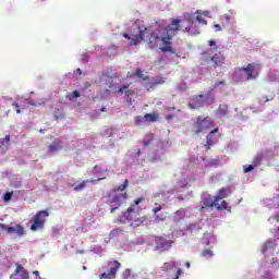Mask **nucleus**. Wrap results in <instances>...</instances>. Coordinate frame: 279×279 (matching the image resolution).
Returning a JSON list of instances; mask_svg holds the SVG:
<instances>
[{
	"label": "nucleus",
	"mask_w": 279,
	"mask_h": 279,
	"mask_svg": "<svg viewBox=\"0 0 279 279\" xmlns=\"http://www.w3.org/2000/svg\"><path fill=\"white\" fill-rule=\"evenodd\" d=\"M11 279H29V272L23 268L21 264L16 265L14 274L10 276Z\"/></svg>",
	"instance_id": "9b49d317"
},
{
	"label": "nucleus",
	"mask_w": 279,
	"mask_h": 279,
	"mask_svg": "<svg viewBox=\"0 0 279 279\" xmlns=\"http://www.w3.org/2000/svg\"><path fill=\"white\" fill-rule=\"evenodd\" d=\"M86 184H88V181H83L81 184L74 187V191H76V193H80V191H84V189H86Z\"/></svg>",
	"instance_id": "cd10ccee"
},
{
	"label": "nucleus",
	"mask_w": 279,
	"mask_h": 279,
	"mask_svg": "<svg viewBox=\"0 0 279 279\" xmlns=\"http://www.w3.org/2000/svg\"><path fill=\"white\" fill-rule=\"evenodd\" d=\"M213 128V119L210 117H198L196 122L194 123V132L195 134H202L205 130H210Z\"/></svg>",
	"instance_id": "423d86ee"
},
{
	"label": "nucleus",
	"mask_w": 279,
	"mask_h": 279,
	"mask_svg": "<svg viewBox=\"0 0 279 279\" xmlns=\"http://www.w3.org/2000/svg\"><path fill=\"white\" fill-rule=\"evenodd\" d=\"M271 219H275V221H279V214L272 216Z\"/></svg>",
	"instance_id": "864d4df0"
},
{
	"label": "nucleus",
	"mask_w": 279,
	"mask_h": 279,
	"mask_svg": "<svg viewBox=\"0 0 279 279\" xmlns=\"http://www.w3.org/2000/svg\"><path fill=\"white\" fill-rule=\"evenodd\" d=\"M194 229H195V225H191L190 230H194Z\"/></svg>",
	"instance_id": "680f3d73"
},
{
	"label": "nucleus",
	"mask_w": 279,
	"mask_h": 279,
	"mask_svg": "<svg viewBox=\"0 0 279 279\" xmlns=\"http://www.w3.org/2000/svg\"><path fill=\"white\" fill-rule=\"evenodd\" d=\"M177 263L175 262H172L171 264L169 263H165L162 266H161V271H169L171 270L173 267H175Z\"/></svg>",
	"instance_id": "b1692460"
},
{
	"label": "nucleus",
	"mask_w": 279,
	"mask_h": 279,
	"mask_svg": "<svg viewBox=\"0 0 279 279\" xmlns=\"http://www.w3.org/2000/svg\"><path fill=\"white\" fill-rule=\"evenodd\" d=\"M147 35V27L145 26H138V33L137 35H134L133 37L130 36L128 33H123V38H126V40H131L129 45L131 47H134L136 45H141L143 40H145V36Z\"/></svg>",
	"instance_id": "7ed1b4c3"
},
{
	"label": "nucleus",
	"mask_w": 279,
	"mask_h": 279,
	"mask_svg": "<svg viewBox=\"0 0 279 279\" xmlns=\"http://www.w3.org/2000/svg\"><path fill=\"white\" fill-rule=\"evenodd\" d=\"M221 85L225 86V85H226V82H223V81L216 82L214 86H215V88H217V87H219V86H221Z\"/></svg>",
	"instance_id": "49530a36"
},
{
	"label": "nucleus",
	"mask_w": 279,
	"mask_h": 279,
	"mask_svg": "<svg viewBox=\"0 0 279 279\" xmlns=\"http://www.w3.org/2000/svg\"><path fill=\"white\" fill-rule=\"evenodd\" d=\"M196 23H201V25H208V22L206 19L202 17V15H196L194 16Z\"/></svg>",
	"instance_id": "7c9ffc66"
},
{
	"label": "nucleus",
	"mask_w": 279,
	"mask_h": 279,
	"mask_svg": "<svg viewBox=\"0 0 279 279\" xmlns=\"http://www.w3.org/2000/svg\"><path fill=\"white\" fill-rule=\"evenodd\" d=\"M12 195H14V192H7L3 195V202H11L12 201Z\"/></svg>",
	"instance_id": "473e14b6"
},
{
	"label": "nucleus",
	"mask_w": 279,
	"mask_h": 279,
	"mask_svg": "<svg viewBox=\"0 0 279 279\" xmlns=\"http://www.w3.org/2000/svg\"><path fill=\"white\" fill-rule=\"evenodd\" d=\"M130 184V181L125 179L121 185H119L116 191H125Z\"/></svg>",
	"instance_id": "c85d7f7f"
},
{
	"label": "nucleus",
	"mask_w": 279,
	"mask_h": 279,
	"mask_svg": "<svg viewBox=\"0 0 279 279\" xmlns=\"http://www.w3.org/2000/svg\"><path fill=\"white\" fill-rule=\"evenodd\" d=\"M0 229L5 230L8 234H17L19 236H23V234H25V229L21 225H17L16 227H10L8 225L0 223Z\"/></svg>",
	"instance_id": "9d476101"
},
{
	"label": "nucleus",
	"mask_w": 279,
	"mask_h": 279,
	"mask_svg": "<svg viewBox=\"0 0 279 279\" xmlns=\"http://www.w3.org/2000/svg\"><path fill=\"white\" fill-rule=\"evenodd\" d=\"M64 149L62 146V141L61 140H54L49 146H48V151L51 154H56V151H60Z\"/></svg>",
	"instance_id": "2eb2a0df"
},
{
	"label": "nucleus",
	"mask_w": 279,
	"mask_h": 279,
	"mask_svg": "<svg viewBox=\"0 0 279 279\" xmlns=\"http://www.w3.org/2000/svg\"><path fill=\"white\" fill-rule=\"evenodd\" d=\"M159 117L158 112L146 113L144 116V121H146V123H155V121H158Z\"/></svg>",
	"instance_id": "aec40b11"
},
{
	"label": "nucleus",
	"mask_w": 279,
	"mask_h": 279,
	"mask_svg": "<svg viewBox=\"0 0 279 279\" xmlns=\"http://www.w3.org/2000/svg\"><path fill=\"white\" fill-rule=\"evenodd\" d=\"M155 219L157 221H165V219H167V214L156 215Z\"/></svg>",
	"instance_id": "c9c22d12"
},
{
	"label": "nucleus",
	"mask_w": 279,
	"mask_h": 279,
	"mask_svg": "<svg viewBox=\"0 0 279 279\" xmlns=\"http://www.w3.org/2000/svg\"><path fill=\"white\" fill-rule=\"evenodd\" d=\"M276 244H274V242L271 241H267L264 243V245L262 246V254H267V252H271L274 251Z\"/></svg>",
	"instance_id": "412c9836"
},
{
	"label": "nucleus",
	"mask_w": 279,
	"mask_h": 279,
	"mask_svg": "<svg viewBox=\"0 0 279 279\" xmlns=\"http://www.w3.org/2000/svg\"><path fill=\"white\" fill-rule=\"evenodd\" d=\"M153 142H154V134L153 133H148L144 137L143 146L144 147H149V144L153 143Z\"/></svg>",
	"instance_id": "4be33fe9"
},
{
	"label": "nucleus",
	"mask_w": 279,
	"mask_h": 279,
	"mask_svg": "<svg viewBox=\"0 0 279 279\" xmlns=\"http://www.w3.org/2000/svg\"><path fill=\"white\" fill-rule=\"evenodd\" d=\"M213 206H218V203L215 202V198L213 199V196L210 195L203 196L201 202V208H213Z\"/></svg>",
	"instance_id": "ddd939ff"
},
{
	"label": "nucleus",
	"mask_w": 279,
	"mask_h": 279,
	"mask_svg": "<svg viewBox=\"0 0 279 279\" xmlns=\"http://www.w3.org/2000/svg\"><path fill=\"white\" fill-rule=\"evenodd\" d=\"M183 32L189 34V36H197L199 34V26L195 21V15L193 13H185L184 20H179Z\"/></svg>",
	"instance_id": "f03ea898"
},
{
	"label": "nucleus",
	"mask_w": 279,
	"mask_h": 279,
	"mask_svg": "<svg viewBox=\"0 0 279 279\" xmlns=\"http://www.w3.org/2000/svg\"><path fill=\"white\" fill-rule=\"evenodd\" d=\"M124 95H126V97H132V95H134V90L130 89V87H128L124 92Z\"/></svg>",
	"instance_id": "a19ab883"
},
{
	"label": "nucleus",
	"mask_w": 279,
	"mask_h": 279,
	"mask_svg": "<svg viewBox=\"0 0 279 279\" xmlns=\"http://www.w3.org/2000/svg\"><path fill=\"white\" fill-rule=\"evenodd\" d=\"M256 169V166L255 165H245L243 166V171L244 173H251V171H254Z\"/></svg>",
	"instance_id": "c756f323"
},
{
	"label": "nucleus",
	"mask_w": 279,
	"mask_h": 279,
	"mask_svg": "<svg viewBox=\"0 0 279 279\" xmlns=\"http://www.w3.org/2000/svg\"><path fill=\"white\" fill-rule=\"evenodd\" d=\"M217 210H228V202L222 201L221 205H217Z\"/></svg>",
	"instance_id": "72a5a7b5"
},
{
	"label": "nucleus",
	"mask_w": 279,
	"mask_h": 279,
	"mask_svg": "<svg viewBox=\"0 0 279 279\" xmlns=\"http://www.w3.org/2000/svg\"><path fill=\"white\" fill-rule=\"evenodd\" d=\"M123 278L124 279H134V272H132V269L130 268H126L124 271H123Z\"/></svg>",
	"instance_id": "a878e982"
},
{
	"label": "nucleus",
	"mask_w": 279,
	"mask_h": 279,
	"mask_svg": "<svg viewBox=\"0 0 279 279\" xmlns=\"http://www.w3.org/2000/svg\"><path fill=\"white\" fill-rule=\"evenodd\" d=\"M208 45H209V47H217V41L211 39L208 41Z\"/></svg>",
	"instance_id": "de8ad7c7"
},
{
	"label": "nucleus",
	"mask_w": 279,
	"mask_h": 279,
	"mask_svg": "<svg viewBox=\"0 0 279 279\" xmlns=\"http://www.w3.org/2000/svg\"><path fill=\"white\" fill-rule=\"evenodd\" d=\"M214 28L216 32H221V25H219V24H215Z\"/></svg>",
	"instance_id": "8fccbe9b"
},
{
	"label": "nucleus",
	"mask_w": 279,
	"mask_h": 279,
	"mask_svg": "<svg viewBox=\"0 0 279 279\" xmlns=\"http://www.w3.org/2000/svg\"><path fill=\"white\" fill-rule=\"evenodd\" d=\"M147 221V216L144 217H135V219L131 220L132 228H138V226H143Z\"/></svg>",
	"instance_id": "a211bd4d"
},
{
	"label": "nucleus",
	"mask_w": 279,
	"mask_h": 279,
	"mask_svg": "<svg viewBox=\"0 0 279 279\" xmlns=\"http://www.w3.org/2000/svg\"><path fill=\"white\" fill-rule=\"evenodd\" d=\"M217 132H219V128L214 129L209 134L213 136V134H217Z\"/></svg>",
	"instance_id": "603ef678"
},
{
	"label": "nucleus",
	"mask_w": 279,
	"mask_h": 279,
	"mask_svg": "<svg viewBox=\"0 0 279 279\" xmlns=\"http://www.w3.org/2000/svg\"><path fill=\"white\" fill-rule=\"evenodd\" d=\"M49 216V211L47 210H40L38 211L34 217V222L31 226V230L33 232H36V230H41V228H45V219Z\"/></svg>",
	"instance_id": "0eeeda50"
},
{
	"label": "nucleus",
	"mask_w": 279,
	"mask_h": 279,
	"mask_svg": "<svg viewBox=\"0 0 279 279\" xmlns=\"http://www.w3.org/2000/svg\"><path fill=\"white\" fill-rule=\"evenodd\" d=\"M135 75H137V77H143V71H141V69L136 70Z\"/></svg>",
	"instance_id": "09e8293b"
},
{
	"label": "nucleus",
	"mask_w": 279,
	"mask_h": 279,
	"mask_svg": "<svg viewBox=\"0 0 279 279\" xmlns=\"http://www.w3.org/2000/svg\"><path fill=\"white\" fill-rule=\"evenodd\" d=\"M141 203H143V198H136V199L134 201V205H135V206H138V204H141Z\"/></svg>",
	"instance_id": "3c124183"
},
{
	"label": "nucleus",
	"mask_w": 279,
	"mask_h": 279,
	"mask_svg": "<svg viewBox=\"0 0 279 279\" xmlns=\"http://www.w3.org/2000/svg\"><path fill=\"white\" fill-rule=\"evenodd\" d=\"M178 199H184V197H182V196H179V197H178Z\"/></svg>",
	"instance_id": "69168bd1"
},
{
	"label": "nucleus",
	"mask_w": 279,
	"mask_h": 279,
	"mask_svg": "<svg viewBox=\"0 0 279 279\" xmlns=\"http://www.w3.org/2000/svg\"><path fill=\"white\" fill-rule=\"evenodd\" d=\"M10 143V135H5V137L2 140V145H8Z\"/></svg>",
	"instance_id": "37998d69"
},
{
	"label": "nucleus",
	"mask_w": 279,
	"mask_h": 279,
	"mask_svg": "<svg viewBox=\"0 0 279 279\" xmlns=\"http://www.w3.org/2000/svg\"><path fill=\"white\" fill-rule=\"evenodd\" d=\"M143 121H145V118L137 117V118L135 119V125H142Z\"/></svg>",
	"instance_id": "ea45409f"
},
{
	"label": "nucleus",
	"mask_w": 279,
	"mask_h": 279,
	"mask_svg": "<svg viewBox=\"0 0 279 279\" xmlns=\"http://www.w3.org/2000/svg\"><path fill=\"white\" fill-rule=\"evenodd\" d=\"M160 210H162V206H158V207H155L154 209H153V213H154V215H158V213H160Z\"/></svg>",
	"instance_id": "c03bdc74"
},
{
	"label": "nucleus",
	"mask_w": 279,
	"mask_h": 279,
	"mask_svg": "<svg viewBox=\"0 0 279 279\" xmlns=\"http://www.w3.org/2000/svg\"><path fill=\"white\" fill-rule=\"evenodd\" d=\"M76 73H77V75H82V69L78 68V69L76 70Z\"/></svg>",
	"instance_id": "4d7b16f0"
},
{
	"label": "nucleus",
	"mask_w": 279,
	"mask_h": 279,
	"mask_svg": "<svg viewBox=\"0 0 279 279\" xmlns=\"http://www.w3.org/2000/svg\"><path fill=\"white\" fill-rule=\"evenodd\" d=\"M173 242L171 240H167V238H156L155 239V247L157 252H167V250L171 248V244Z\"/></svg>",
	"instance_id": "1a4fd4ad"
},
{
	"label": "nucleus",
	"mask_w": 279,
	"mask_h": 279,
	"mask_svg": "<svg viewBox=\"0 0 279 279\" xmlns=\"http://www.w3.org/2000/svg\"><path fill=\"white\" fill-rule=\"evenodd\" d=\"M121 232H123V230H121V229H114V230H112L111 231V236H114V235H117V234H121Z\"/></svg>",
	"instance_id": "79ce46f5"
},
{
	"label": "nucleus",
	"mask_w": 279,
	"mask_h": 279,
	"mask_svg": "<svg viewBox=\"0 0 279 279\" xmlns=\"http://www.w3.org/2000/svg\"><path fill=\"white\" fill-rule=\"evenodd\" d=\"M101 181V179H98V182Z\"/></svg>",
	"instance_id": "774afa93"
},
{
	"label": "nucleus",
	"mask_w": 279,
	"mask_h": 279,
	"mask_svg": "<svg viewBox=\"0 0 279 279\" xmlns=\"http://www.w3.org/2000/svg\"><path fill=\"white\" fill-rule=\"evenodd\" d=\"M154 84H156V85H158V84H165V78H162V77L157 78Z\"/></svg>",
	"instance_id": "a18cd8bd"
},
{
	"label": "nucleus",
	"mask_w": 279,
	"mask_h": 279,
	"mask_svg": "<svg viewBox=\"0 0 279 279\" xmlns=\"http://www.w3.org/2000/svg\"><path fill=\"white\" fill-rule=\"evenodd\" d=\"M126 88H130V85H124V86L120 87V88L118 89V94H119V95H123V93L125 94V89H126Z\"/></svg>",
	"instance_id": "58836bf2"
},
{
	"label": "nucleus",
	"mask_w": 279,
	"mask_h": 279,
	"mask_svg": "<svg viewBox=\"0 0 279 279\" xmlns=\"http://www.w3.org/2000/svg\"><path fill=\"white\" fill-rule=\"evenodd\" d=\"M77 254H84V251H77Z\"/></svg>",
	"instance_id": "0e129e2a"
},
{
	"label": "nucleus",
	"mask_w": 279,
	"mask_h": 279,
	"mask_svg": "<svg viewBox=\"0 0 279 279\" xmlns=\"http://www.w3.org/2000/svg\"><path fill=\"white\" fill-rule=\"evenodd\" d=\"M123 219H126V221H132L136 217H138V213L136 211L135 208L129 207L123 214H122Z\"/></svg>",
	"instance_id": "4468645a"
},
{
	"label": "nucleus",
	"mask_w": 279,
	"mask_h": 279,
	"mask_svg": "<svg viewBox=\"0 0 279 279\" xmlns=\"http://www.w3.org/2000/svg\"><path fill=\"white\" fill-rule=\"evenodd\" d=\"M218 166H219V160L217 159L210 160L208 162V167H218Z\"/></svg>",
	"instance_id": "4c0bfd02"
},
{
	"label": "nucleus",
	"mask_w": 279,
	"mask_h": 279,
	"mask_svg": "<svg viewBox=\"0 0 279 279\" xmlns=\"http://www.w3.org/2000/svg\"><path fill=\"white\" fill-rule=\"evenodd\" d=\"M177 32H180V20H172L171 24L166 28L150 31L146 43L150 49H156L162 43L163 47H160V51L163 53H175L171 40H173Z\"/></svg>",
	"instance_id": "f257e3e1"
},
{
	"label": "nucleus",
	"mask_w": 279,
	"mask_h": 279,
	"mask_svg": "<svg viewBox=\"0 0 279 279\" xmlns=\"http://www.w3.org/2000/svg\"><path fill=\"white\" fill-rule=\"evenodd\" d=\"M211 62L214 64V69H221L223 64H226V54L221 51L211 56Z\"/></svg>",
	"instance_id": "f8f14e48"
},
{
	"label": "nucleus",
	"mask_w": 279,
	"mask_h": 279,
	"mask_svg": "<svg viewBox=\"0 0 279 279\" xmlns=\"http://www.w3.org/2000/svg\"><path fill=\"white\" fill-rule=\"evenodd\" d=\"M206 106V96L204 94L192 96L189 100V108L197 110V108H204Z\"/></svg>",
	"instance_id": "6e6552de"
},
{
	"label": "nucleus",
	"mask_w": 279,
	"mask_h": 279,
	"mask_svg": "<svg viewBox=\"0 0 279 279\" xmlns=\"http://www.w3.org/2000/svg\"><path fill=\"white\" fill-rule=\"evenodd\" d=\"M120 197H124V199H128V193L121 194Z\"/></svg>",
	"instance_id": "6e6d98bb"
},
{
	"label": "nucleus",
	"mask_w": 279,
	"mask_h": 279,
	"mask_svg": "<svg viewBox=\"0 0 279 279\" xmlns=\"http://www.w3.org/2000/svg\"><path fill=\"white\" fill-rule=\"evenodd\" d=\"M185 267L189 269V268H191V263L190 262H186L185 263Z\"/></svg>",
	"instance_id": "13d9d810"
},
{
	"label": "nucleus",
	"mask_w": 279,
	"mask_h": 279,
	"mask_svg": "<svg viewBox=\"0 0 279 279\" xmlns=\"http://www.w3.org/2000/svg\"><path fill=\"white\" fill-rule=\"evenodd\" d=\"M260 162H263V155H257L254 159V166L258 167V165H260Z\"/></svg>",
	"instance_id": "f704fd0d"
},
{
	"label": "nucleus",
	"mask_w": 279,
	"mask_h": 279,
	"mask_svg": "<svg viewBox=\"0 0 279 279\" xmlns=\"http://www.w3.org/2000/svg\"><path fill=\"white\" fill-rule=\"evenodd\" d=\"M217 112L219 117H226L228 114V105H220Z\"/></svg>",
	"instance_id": "5701e85b"
},
{
	"label": "nucleus",
	"mask_w": 279,
	"mask_h": 279,
	"mask_svg": "<svg viewBox=\"0 0 279 279\" xmlns=\"http://www.w3.org/2000/svg\"><path fill=\"white\" fill-rule=\"evenodd\" d=\"M109 269L107 272H102L99 275L100 279H117V274H119V269H121V264L119 260H110L107 263Z\"/></svg>",
	"instance_id": "39448f33"
},
{
	"label": "nucleus",
	"mask_w": 279,
	"mask_h": 279,
	"mask_svg": "<svg viewBox=\"0 0 279 279\" xmlns=\"http://www.w3.org/2000/svg\"><path fill=\"white\" fill-rule=\"evenodd\" d=\"M171 119H173V116H171V114L166 116L167 121H171Z\"/></svg>",
	"instance_id": "5fc2aeb1"
},
{
	"label": "nucleus",
	"mask_w": 279,
	"mask_h": 279,
	"mask_svg": "<svg viewBox=\"0 0 279 279\" xmlns=\"http://www.w3.org/2000/svg\"><path fill=\"white\" fill-rule=\"evenodd\" d=\"M14 110L16 111L17 114H21V106L19 105V102H13L12 104Z\"/></svg>",
	"instance_id": "e433bc0d"
},
{
	"label": "nucleus",
	"mask_w": 279,
	"mask_h": 279,
	"mask_svg": "<svg viewBox=\"0 0 279 279\" xmlns=\"http://www.w3.org/2000/svg\"><path fill=\"white\" fill-rule=\"evenodd\" d=\"M22 110H25V106H22Z\"/></svg>",
	"instance_id": "338daca9"
},
{
	"label": "nucleus",
	"mask_w": 279,
	"mask_h": 279,
	"mask_svg": "<svg viewBox=\"0 0 279 279\" xmlns=\"http://www.w3.org/2000/svg\"><path fill=\"white\" fill-rule=\"evenodd\" d=\"M33 274H34L35 276H40V272H38V270L33 271Z\"/></svg>",
	"instance_id": "bf43d9fd"
},
{
	"label": "nucleus",
	"mask_w": 279,
	"mask_h": 279,
	"mask_svg": "<svg viewBox=\"0 0 279 279\" xmlns=\"http://www.w3.org/2000/svg\"><path fill=\"white\" fill-rule=\"evenodd\" d=\"M228 193H230V191L226 187H222L218 191V194L215 196V202L217 204H219V202H221V199H226V197H228Z\"/></svg>",
	"instance_id": "dca6fc26"
},
{
	"label": "nucleus",
	"mask_w": 279,
	"mask_h": 279,
	"mask_svg": "<svg viewBox=\"0 0 279 279\" xmlns=\"http://www.w3.org/2000/svg\"><path fill=\"white\" fill-rule=\"evenodd\" d=\"M109 204H116V206L111 205L110 213L118 210V208L121 207V195H116L111 201H109Z\"/></svg>",
	"instance_id": "f3484780"
},
{
	"label": "nucleus",
	"mask_w": 279,
	"mask_h": 279,
	"mask_svg": "<svg viewBox=\"0 0 279 279\" xmlns=\"http://www.w3.org/2000/svg\"><path fill=\"white\" fill-rule=\"evenodd\" d=\"M77 97H80V92L74 90L73 93H69L66 95V99H69V101H73V99H77Z\"/></svg>",
	"instance_id": "393cba45"
},
{
	"label": "nucleus",
	"mask_w": 279,
	"mask_h": 279,
	"mask_svg": "<svg viewBox=\"0 0 279 279\" xmlns=\"http://www.w3.org/2000/svg\"><path fill=\"white\" fill-rule=\"evenodd\" d=\"M239 73L245 75L246 82L257 80L258 75H260L256 63H248L246 66L239 68Z\"/></svg>",
	"instance_id": "20e7f679"
},
{
	"label": "nucleus",
	"mask_w": 279,
	"mask_h": 279,
	"mask_svg": "<svg viewBox=\"0 0 279 279\" xmlns=\"http://www.w3.org/2000/svg\"><path fill=\"white\" fill-rule=\"evenodd\" d=\"M206 141H207L206 147H207V149H210V147H213L215 145V141L213 140V135L208 134L206 136Z\"/></svg>",
	"instance_id": "bb28decb"
},
{
	"label": "nucleus",
	"mask_w": 279,
	"mask_h": 279,
	"mask_svg": "<svg viewBox=\"0 0 279 279\" xmlns=\"http://www.w3.org/2000/svg\"><path fill=\"white\" fill-rule=\"evenodd\" d=\"M226 21H227V23H230V16H226Z\"/></svg>",
	"instance_id": "e2e57ef3"
},
{
	"label": "nucleus",
	"mask_w": 279,
	"mask_h": 279,
	"mask_svg": "<svg viewBox=\"0 0 279 279\" xmlns=\"http://www.w3.org/2000/svg\"><path fill=\"white\" fill-rule=\"evenodd\" d=\"M100 112H106V107H101Z\"/></svg>",
	"instance_id": "052dcab7"
},
{
	"label": "nucleus",
	"mask_w": 279,
	"mask_h": 279,
	"mask_svg": "<svg viewBox=\"0 0 279 279\" xmlns=\"http://www.w3.org/2000/svg\"><path fill=\"white\" fill-rule=\"evenodd\" d=\"M201 256H203V258H208V257H210V256H214V254H213V251L206 248V250H204V251L201 253Z\"/></svg>",
	"instance_id": "2f4dec72"
},
{
	"label": "nucleus",
	"mask_w": 279,
	"mask_h": 279,
	"mask_svg": "<svg viewBox=\"0 0 279 279\" xmlns=\"http://www.w3.org/2000/svg\"><path fill=\"white\" fill-rule=\"evenodd\" d=\"M213 56H210V53L208 51H204L201 53V64H210V62H213Z\"/></svg>",
	"instance_id": "6ab92c4d"
}]
</instances>
